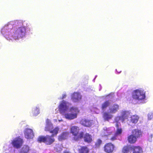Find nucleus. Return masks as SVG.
Segmentation results:
<instances>
[{
    "instance_id": "1",
    "label": "nucleus",
    "mask_w": 153,
    "mask_h": 153,
    "mask_svg": "<svg viewBox=\"0 0 153 153\" xmlns=\"http://www.w3.org/2000/svg\"><path fill=\"white\" fill-rule=\"evenodd\" d=\"M71 104L64 100L61 101L58 106L60 113L65 119L72 120L77 118L79 110L78 108L73 106L69 108Z\"/></svg>"
},
{
    "instance_id": "2",
    "label": "nucleus",
    "mask_w": 153,
    "mask_h": 153,
    "mask_svg": "<svg viewBox=\"0 0 153 153\" xmlns=\"http://www.w3.org/2000/svg\"><path fill=\"white\" fill-rule=\"evenodd\" d=\"M26 29L25 27H18L11 32V36L15 39H18L25 36Z\"/></svg>"
},
{
    "instance_id": "3",
    "label": "nucleus",
    "mask_w": 153,
    "mask_h": 153,
    "mask_svg": "<svg viewBox=\"0 0 153 153\" xmlns=\"http://www.w3.org/2000/svg\"><path fill=\"white\" fill-rule=\"evenodd\" d=\"M146 92L142 89L140 88L133 91L132 96L133 99L138 100H143L146 98Z\"/></svg>"
},
{
    "instance_id": "4",
    "label": "nucleus",
    "mask_w": 153,
    "mask_h": 153,
    "mask_svg": "<svg viewBox=\"0 0 153 153\" xmlns=\"http://www.w3.org/2000/svg\"><path fill=\"white\" fill-rule=\"evenodd\" d=\"M52 136H46L45 137L41 136L38 139L39 141L43 142L48 145H50L55 141L54 139Z\"/></svg>"
},
{
    "instance_id": "5",
    "label": "nucleus",
    "mask_w": 153,
    "mask_h": 153,
    "mask_svg": "<svg viewBox=\"0 0 153 153\" xmlns=\"http://www.w3.org/2000/svg\"><path fill=\"white\" fill-rule=\"evenodd\" d=\"M129 114V112L128 111H123L122 112L121 116L120 117H117L115 119V121L116 123L115 125L117 123H120L119 121L122 122H124L127 119V117Z\"/></svg>"
},
{
    "instance_id": "6",
    "label": "nucleus",
    "mask_w": 153,
    "mask_h": 153,
    "mask_svg": "<svg viewBox=\"0 0 153 153\" xmlns=\"http://www.w3.org/2000/svg\"><path fill=\"white\" fill-rule=\"evenodd\" d=\"M120 126V123H117L116 124V126L117 128V130L114 134V135L110 138L111 140L113 141L117 139V136H120L121 135L122 132V130Z\"/></svg>"
},
{
    "instance_id": "7",
    "label": "nucleus",
    "mask_w": 153,
    "mask_h": 153,
    "mask_svg": "<svg viewBox=\"0 0 153 153\" xmlns=\"http://www.w3.org/2000/svg\"><path fill=\"white\" fill-rule=\"evenodd\" d=\"M1 33L8 40H10L9 36V25H5L2 29Z\"/></svg>"
},
{
    "instance_id": "8",
    "label": "nucleus",
    "mask_w": 153,
    "mask_h": 153,
    "mask_svg": "<svg viewBox=\"0 0 153 153\" xmlns=\"http://www.w3.org/2000/svg\"><path fill=\"white\" fill-rule=\"evenodd\" d=\"M23 143L22 139L19 137L15 138L12 142V144L13 146L17 148H20Z\"/></svg>"
},
{
    "instance_id": "9",
    "label": "nucleus",
    "mask_w": 153,
    "mask_h": 153,
    "mask_svg": "<svg viewBox=\"0 0 153 153\" xmlns=\"http://www.w3.org/2000/svg\"><path fill=\"white\" fill-rule=\"evenodd\" d=\"M25 137L27 139H32L34 135L32 130L30 128H26L24 131Z\"/></svg>"
},
{
    "instance_id": "10",
    "label": "nucleus",
    "mask_w": 153,
    "mask_h": 153,
    "mask_svg": "<svg viewBox=\"0 0 153 153\" xmlns=\"http://www.w3.org/2000/svg\"><path fill=\"white\" fill-rule=\"evenodd\" d=\"M129 113L127 117V119H126V120H127L128 123V122L130 123L136 124V123L139 119V117L137 115H135L131 116L129 117Z\"/></svg>"
},
{
    "instance_id": "11",
    "label": "nucleus",
    "mask_w": 153,
    "mask_h": 153,
    "mask_svg": "<svg viewBox=\"0 0 153 153\" xmlns=\"http://www.w3.org/2000/svg\"><path fill=\"white\" fill-rule=\"evenodd\" d=\"M114 128L113 127L110 128L104 127L101 134L102 136H107L110 135L114 131Z\"/></svg>"
},
{
    "instance_id": "12",
    "label": "nucleus",
    "mask_w": 153,
    "mask_h": 153,
    "mask_svg": "<svg viewBox=\"0 0 153 153\" xmlns=\"http://www.w3.org/2000/svg\"><path fill=\"white\" fill-rule=\"evenodd\" d=\"M71 98L74 102H77L81 100L82 96L79 93L74 92L71 95Z\"/></svg>"
},
{
    "instance_id": "13",
    "label": "nucleus",
    "mask_w": 153,
    "mask_h": 153,
    "mask_svg": "<svg viewBox=\"0 0 153 153\" xmlns=\"http://www.w3.org/2000/svg\"><path fill=\"white\" fill-rule=\"evenodd\" d=\"M114 146L111 143L106 144L104 147V150L108 153H111L114 150Z\"/></svg>"
},
{
    "instance_id": "14",
    "label": "nucleus",
    "mask_w": 153,
    "mask_h": 153,
    "mask_svg": "<svg viewBox=\"0 0 153 153\" xmlns=\"http://www.w3.org/2000/svg\"><path fill=\"white\" fill-rule=\"evenodd\" d=\"M119 105L114 104L111 105L109 107V112L111 114H114L116 113L119 109Z\"/></svg>"
},
{
    "instance_id": "15",
    "label": "nucleus",
    "mask_w": 153,
    "mask_h": 153,
    "mask_svg": "<svg viewBox=\"0 0 153 153\" xmlns=\"http://www.w3.org/2000/svg\"><path fill=\"white\" fill-rule=\"evenodd\" d=\"M80 123L85 126L89 127L92 126L93 123V121L91 120H89L85 118H83L81 120Z\"/></svg>"
},
{
    "instance_id": "16",
    "label": "nucleus",
    "mask_w": 153,
    "mask_h": 153,
    "mask_svg": "<svg viewBox=\"0 0 153 153\" xmlns=\"http://www.w3.org/2000/svg\"><path fill=\"white\" fill-rule=\"evenodd\" d=\"M131 133L137 139L140 137L142 134V132L141 131L138 129L132 130Z\"/></svg>"
},
{
    "instance_id": "17",
    "label": "nucleus",
    "mask_w": 153,
    "mask_h": 153,
    "mask_svg": "<svg viewBox=\"0 0 153 153\" xmlns=\"http://www.w3.org/2000/svg\"><path fill=\"white\" fill-rule=\"evenodd\" d=\"M79 128L78 127L76 126H73L71 127L70 128L71 132L73 135L76 136L79 131Z\"/></svg>"
},
{
    "instance_id": "18",
    "label": "nucleus",
    "mask_w": 153,
    "mask_h": 153,
    "mask_svg": "<svg viewBox=\"0 0 153 153\" xmlns=\"http://www.w3.org/2000/svg\"><path fill=\"white\" fill-rule=\"evenodd\" d=\"M40 113L39 107L36 106L32 109L31 114L33 116L36 117Z\"/></svg>"
},
{
    "instance_id": "19",
    "label": "nucleus",
    "mask_w": 153,
    "mask_h": 153,
    "mask_svg": "<svg viewBox=\"0 0 153 153\" xmlns=\"http://www.w3.org/2000/svg\"><path fill=\"white\" fill-rule=\"evenodd\" d=\"M69 135L68 132H64L58 136V140L59 141L66 139Z\"/></svg>"
},
{
    "instance_id": "20",
    "label": "nucleus",
    "mask_w": 153,
    "mask_h": 153,
    "mask_svg": "<svg viewBox=\"0 0 153 153\" xmlns=\"http://www.w3.org/2000/svg\"><path fill=\"white\" fill-rule=\"evenodd\" d=\"M132 150L133 153H143V150L142 148L139 146H132Z\"/></svg>"
},
{
    "instance_id": "21",
    "label": "nucleus",
    "mask_w": 153,
    "mask_h": 153,
    "mask_svg": "<svg viewBox=\"0 0 153 153\" xmlns=\"http://www.w3.org/2000/svg\"><path fill=\"white\" fill-rule=\"evenodd\" d=\"M53 128V125L50 120L47 119L46 120V125L45 127V130L46 131H50Z\"/></svg>"
},
{
    "instance_id": "22",
    "label": "nucleus",
    "mask_w": 153,
    "mask_h": 153,
    "mask_svg": "<svg viewBox=\"0 0 153 153\" xmlns=\"http://www.w3.org/2000/svg\"><path fill=\"white\" fill-rule=\"evenodd\" d=\"M84 139L85 142L89 143L92 141L93 138L91 135L86 133L84 135Z\"/></svg>"
},
{
    "instance_id": "23",
    "label": "nucleus",
    "mask_w": 153,
    "mask_h": 153,
    "mask_svg": "<svg viewBox=\"0 0 153 153\" xmlns=\"http://www.w3.org/2000/svg\"><path fill=\"white\" fill-rule=\"evenodd\" d=\"M137 138L132 134L129 136L128 138V140L129 143H134L136 142L137 140Z\"/></svg>"
},
{
    "instance_id": "24",
    "label": "nucleus",
    "mask_w": 153,
    "mask_h": 153,
    "mask_svg": "<svg viewBox=\"0 0 153 153\" xmlns=\"http://www.w3.org/2000/svg\"><path fill=\"white\" fill-rule=\"evenodd\" d=\"M30 150L29 147L27 145H25L21 149L20 153H28Z\"/></svg>"
},
{
    "instance_id": "25",
    "label": "nucleus",
    "mask_w": 153,
    "mask_h": 153,
    "mask_svg": "<svg viewBox=\"0 0 153 153\" xmlns=\"http://www.w3.org/2000/svg\"><path fill=\"white\" fill-rule=\"evenodd\" d=\"M132 149V146L130 145L125 146L123 148L122 152L123 153H128Z\"/></svg>"
},
{
    "instance_id": "26",
    "label": "nucleus",
    "mask_w": 153,
    "mask_h": 153,
    "mask_svg": "<svg viewBox=\"0 0 153 153\" xmlns=\"http://www.w3.org/2000/svg\"><path fill=\"white\" fill-rule=\"evenodd\" d=\"M79 153H88L89 149L86 146H82L79 149Z\"/></svg>"
},
{
    "instance_id": "27",
    "label": "nucleus",
    "mask_w": 153,
    "mask_h": 153,
    "mask_svg": "<svg viewBox=\"0 0 153 153\" xmlns=\"http://www.w3.org/2000/svg\"><path fill=\"white\" fill-rule=\"evenodd\" d=\"M109 113L105 112L103 115V117L104 119L106 120H109L111 119L113 116Z\"/></svg>"
},
{
    "instance_id": "28",
    "label": "nucleus",
    "mask_w": 153,
    "mask_h": 153,
    "mask_svg": "<svg viewBox=\"0 0 153 153\" xmlns=\"http://www.w3.org/2000/svg\"><path fill=\"white\" fill-rule=\"evenodd\" d=\"M110 102L109 101H106L102 105L101 108L103 110H105L106 108L110 104Z\"/></svg>"
},
{
    "instance_id": "29",
    "label": "nucleus",
    "mask_w": 153,
    "mask_h": 153,
    "mask_svg": "<svg viewBox=\"0 0 153 153\" xmlns=\"http://www.w3.org/2000/svg\"><path fill=\"white\" fill-rule=\"evenodd\" d=\"M59 129V128L58 127H57L55 128L53 130L50 131V132L52 134V136L53 137L54 136L58 134Z\"/></svg>"
},
{
    "instance_id": "30",
    "label": "nucleus",
    "mask_w": 153,
    "mask_h": 153,
    "mask_svg": "<svg viewBox=\"0 0 153 153\" xmlns=\"http://www.w3.org/2000/svg\"><path fill=\"white\" fill-rule=\"evenodd\" d=\"M62 148V146L61 144H56L54 147L55 150L57 152H60Z\"/></svg>"
},
{
    "instance_id": "31",
    "label": "nucleus",
    "mask_w": 153,
    "mask_h": 153,
    "mask_svg": "<svg viewBox=\"0 0 153 153\" xmlns=\"http://www.w3.org/2000/svg\"><path fill=\"white\" fill-rule=\"evenodd\" d=\"M148 118L149 120H151L153 118V113L152 112H149L148 115Z\"/></svg>"
},
{
    "instance_id": "32",
    "label": "nucleus",
    "mask_w": 153,
    "mask_h": 153,
    "mask_svg": "<svg viewBox=\"0 0 153 153\" xmlns=\"http://www.w3.org/2000/svg\"><path fill=\"white\" fill-rule=\"evenodd\" d=\"M91 110L97 114L99 113L100 112L99 110L96 107L94 108Z\"/></svg>"
},
{
    "instance_id": "33",
    "label": "nucleus",
    "mask_w": 153,
    "mask_h": 153,
    "mask_svg": "<svg viewBox=\"0 0 153 153\" xmlns=\"http://www.w3.org/2000/svg\"><path fill=\"white\" fill-rule=\"evenodd\" d=\"M102 143V141L100 140H98L96 143L97 145H99Z\"/></svg>"
},
{
    "instance_id": "34",
    "label": "nucleus",
    "mask_w": 153,
    "mask_h": 153,
    "mask_svg": "<svg viewBox=\"0 0 153 153\" xmlns=\"http://www.w3.org/2000/svg\"><path fill=\"white\" fill-rule=\"evenodd\" d=\"M153 137V135L152 134H151L149 136V138L148 139V140L150 142H151L152 141V138Z\"/></svg>"
},
{
    "instance_id": "35",
    "label": "nucleus",
    "mask_w": 153,
    "mask_h": 153,
    "mask_svg": "<svg viewBox=\"0 0 153 153\" xmlns=\"http://www.w3.org/2000/svg\"><path fill=\"white\" fill-rule=\"evenodd\" d=\"M4 149H9L10 148L9 146V145L7 146L6 145H4Z\"/></svg>"
},
{
    "instance_id": "36",
    "label": "nucleus",
    "mask_w": 153,
    "mask_h": 153,
    "mask_svg": "<svg viewBox=\"0 0 153 153\" xmlns=\"http://www.w3.org/2000/svg\"><path fill=\"white\" fill-rule=\"evenodd\" d=\"M83 132H81V133H80L79 134V137L78 138H81V137H82L83 136Z\"/></svg>"
},
{
    "instance_id": "37",
    "label": "nucleus",
    "mask_w": 153,
    "mask_h": 153,
    "mask_svg": "<svg viewBox=\"0 0 153 153\" xmlns=\"http://www.w3.org/2000/svg\"><path fill=\"white\" fill-rule=\"evenodd\" d=\"M66 95L65 93H64L62 94V97L61 98V99H63L66 98Z\"/></svg>"
},
{
    "instance_id": "38",
    "label": "nucleus",
    "mask_w": 153,
    "mask_h": 153,
    "mask_svg": "<svg viewBox=\"0 0 153 153\" xmlns=\"http://www.w3.org/2000/svg\"><path fill=\"white\" fill-rule=\"evenodd\" d=\"M64 153H70L68 151H65L64 152Z\"/></svg>"
},
{
    "instance_id": "39",
    "label": "nucleus",
    "mask_w": 153,
    "mask_h": 153,
    "mask_svg": "<svg viewBox=\"0 0 153 153\" xmlns=\"http://www.w3.org/2000/svg\"><path fill=\"white\" fill-rule=\"evenodd\" d=\"M62 121H63V120L62 119H61V120H59V122H60Z\"/></svg>"
},
{
    "instance_id": "40",
    "label": "nucleus",
    "mask_w": 153,
    "mask_h": 153,
    "mask_svg": "<svg viewBox=\"0 0 153 153\" xmlns=\"http://www.w3.org/2000/svg\"><path fill=\"white\" fill-rule=\"evenodd\" d=\"M110 96V95H107L106 96V97H109Z\"/></svg>"
},
{
    "instance_id": "41",
    "label": "nucleus",
    "mask_w": 153,
    "mask_h": 153,
    "mask_svg": "<svg viewBox=\"0 0 153 153\" xmlns=\"http://www.w3.org/2000/svg\"><path fill=\"white\" fill-rule=\"evenodd\" d=\"M12 22H10V24H12Z\"/></svg>"
},
{
    "instance_id": "42",
    "label": "nucleus",
    "mask_w": 153,
    "mask_h": 153,
    "mask_svg": "<svg viewBox=\"0 0 153 153\" xmlns=\"http://www.w3.org/2000/svg\"><path fill=\"white\" fill-rule=\"evenodd\" d=\"M74 139H75L76 140H77V139H76L75 138H74Z\"/></svg>"
}]
</instances>
